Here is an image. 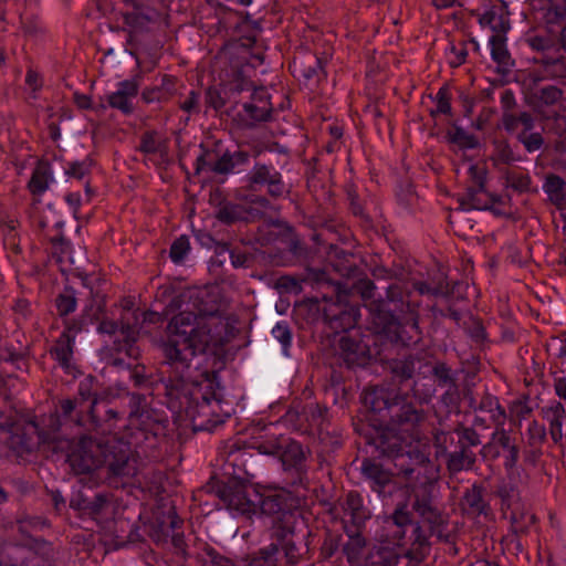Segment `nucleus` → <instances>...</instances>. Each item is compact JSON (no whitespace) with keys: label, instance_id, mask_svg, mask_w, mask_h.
<instances>
[{"label":"nucleus","instance_id":"obj_1","mask_svg":"<svg viewBox=\"0 0 566 566\" xmlns=\"http://www.w3.org/2000/svg\"><path fill=\"white\" fill-rule=\"evenodd\" d=\"M205 292L189 294L196 312L188 307L172 316L166 327L165 338L159 348L163 354L161 382L168 405L190 421L195 431H211L224 422L227 413L221 412V400L216 394L191 381L193 359L216 347L221 342L218 327L223 324L217 310L199 306Z\"/></svg>","mask_w":566,"mask_h":566},{"label":"nucleus","instance_id":"obj_2","mask_svg":"<svg viewBox=\"0 0 566 566\" xmlns=\"http://www.w3.org/2000/svg\"><path fill=\"white\" fill-rule=\"evenodd\" d=\"M364 402L375 412L386 409L389 419L374 439L376 448L394 452L402 443H411L419 438L420 428L427 420L423 409L417 408L406 396L395 395L382 387H375L364 392Z\"/></svg>","mask_w":566,"mask_h":566},{"label":"nucleus","instance_id":"obj_3","mask_svg":"<svg viewBox=\"0 0 566 566\" xmlns=\"http://www.w3.org/2000/svg\"><path fill=\"white\" fill-rule=\"evenodd\" d=\"M243 457L244 453L240 450L229 452L223 467L228 479L211 490L228 510L251 516L256 513L258 491L249 484L250 473Z\"/></svg>","mask_w":566,"mask_h":566},{"label":"nucleus","instance_id":"obj_4","mask_svg":"<svg viewBox=\"0 0 566 566\" xmlns=\"http://www.w3.org/2000/svg\"><path fill=\"white\" fill-rule=\"evenodd\" d=\"M57 422L53 432L52 452L63 453L71 469L76 474L90 473L104 465L105 444L88 436H82L77 441L64 437Z\"/></svg>","mask_w":566,"mask_h":566},{"label":"nucleus","instance_id":"obj_5","mask_svg":"<svg viewBox=\"0 0 566 566\" xmlns=\"http://www.w3.org/2000/svg\"><path fill=\"white\" fill-rule=\"evenodd\" d=\"M345 533L347 539L342 544V553L349 566H397L403 555L385 542L368 547L359 530L347 528Z\"/></svg>","mask_w":566,"mask_h":566},{"label":"nucleus","instance_id":"obj_6","mask_svg":"<svg viewBox=\"0 0 566 566\" xmlns=\"http://www.w3.org/2000/svg\"><path fill=\"white\" fill-rule=\"evenodd\" d=\"M282 549L290 564H296L306 553V545L303 543V536L295 533L294 515H285L283 525L272 527V543L260 549L259 556L251 562L252 566H274L275 555Z\"/></svg>","mask_w":566,"mask_h":566},{"label":"nucleus","instance_id":"obj_7","mask_svg":"<svg viewBox=\"0 0 566 566\" xmlns=\"http://www.w3.org/2000/svg\"><path fill=\"white\" fill-rule=\"evenodd\" d=\"M369 311L378 332L384 333L391 342L410 346L420 340L421 332L418 325V315L410 304H407V311L410 315L403 323H400L391 311L386 308L385 301L370 303Z\"/></svg>","mask_w":566,"mask_h":566},{"label":"nucleus","instance_id":"obj_8","mask_svg":"<svg viewBox=\"0 0 566 566\" xmlns=\"http://www.w3.org/2000/svg\"><path fill=\"white\" fill-rule=\"evenodd\" d=\"M50 421L52 428L49 431L40 429L38 423L31 420L22 426H14L11 430L2 431L0 440L18 457L31 453L39 446L52 451L53 432L59 419L51 417Z\"/></svg>","mask_w":566,"mask_h":566},{"label":"nucleus","instance_id":"obj_9","mask_svg":"<svg viewBox=\"0 0 566 566\" xmlns=\"http://www.w3.org/2000/svg\"><path fill=\"white\" fill-rule=\"evenodd\" d=\"M129 427L128 443L147 454L166 437L167 421L155 417L154 411L143 409L130 412Z\"/></svg>","mask_w":566,"mask_h":566},{"label":"nucleus","instance_id":"obj_10","mask_svg":"<svg viewBox=\"0 0 566 566\" xmlns=\"http://www.w3.org/2000/svg\"><path fill=\"white\" fill-rule=\"evenodd\" d=\"M259 449L265 454L279 455L285 470L294 469L300 480L306 473L303 447L290 438L280 437L263 441Z\"/></svg>","mask_w":566,"mask_h":566},{"label":"nucleus","instance_id":"obj_11","mask_svg":"<svg viewBox=\"0 0 566 566\" xmlns=\"http://www.w3.org/2000/svg\"><path fill=\"white\" fill-rule=\"evenodd\" d=\"M534 127L535 118L530 112L525 111L518 113V115H506L504 117V129L509 134L515 135L517 142L530 154L539 151L545 145L542 133L534 132Z\"/></svg>","mask_w":566,"mask_h":566},{"label":"nucleus","instance_id":"obj_12","mask_svg":"<svg viewBox=\"0 0 566 566\" xmlns=\"http://www.w3.org/2000/svg\"><path fill=\"white\" fill-rule=\"evenodd\" d=\"M94 379L92 377L85 378L78 384L77 397L73 399H64L60 402V413L63 418L73 421L76 426H86V420L83 413H90V406L96 398L93 390Z\"/></svg>","mask_w":566,"mask_h":566},{"label":"nucleus","instance_id":"obj_13","mask_svg":"<svg viewBox=\"0 0 566 566\" xmlns=\"http://www.w3.org/2000/svg\"><path fill=\"white\" fill-rule=\"evenodd\" d=\"M469 175L472 185L469 186L467 191L459 198L460 206L464 210L490 209L494 205L495 198L484 189V169L476 165H471L469 167Z\"/></svg>","mask_w":566,"mask_h":566},{"label":"nucleus","instance_id":"obj_14","mask_svg":"<svg viewBox=\"0 0 566 566\" xmlns=\"http://www.w3.org/2000/svg\"><path fill=\"white\" fill-rule=\"evenodd\" d=\"M419 482H407L405 488L413 499L412 510L430 524H437L440 520L438 510L432 504L433 483L428 476H418Z\"/></svg>","mask_w":566,"mask_h":566},{"label":"nucleus","instance_id":"obj_15","mask_svg":"<svg viewBox=\"0 0 566 566\" xmlns=\"http://www.w3.org/2000/svg\"><path fill=\"white\" fill-rule=\"evenodd\" d=\"M247 181L250 190L266 186V192L272 198H281L289 192L281 172L272 165L255 163L247 175Z\"/></svg>","mask_w":566,"mask_h":566},{"label":"nucleus","instance_id":"obj_16","mask_svg":"<svg viewBox=\"0 0 566 566\" xmlns=\"http://www.w3.org/2000/svg\"><path fill=\"white\" fill-rule=\"evenodd\" d=\"M410 443H402L399 446V450L389 452L386 451L385 448H377L379 452L388 458L394 460V465L397 470V474L400 475L406 483L407 482H419L418 476H428L423 470V467L420 465V460H423V457L417 453L415 458L411 454V451L408 449Z\"/></svg>","mask_w":566,"mask_h":566},{"label":"nucleus","instance_id":"obj_17","mask_svg":"<svg viewBox=\"0 0 566 566\" xmlns=\"http://www.w3.org/2000/svg\"><path fill=\"white\" fill-rule=\"evenodd\" d=\"M289 494L284 490L266 489L258 491L256 512L264 515L275 516L273 526L283 525L285 515H293L289 510Z\"/></svg>","mask_w":566,"mask_h":566},{"label":"nucleus","instance_id":"obj_18","mask_svg":"<svg viewBox=\"0 0 566 566\" xmlns=\"http://www.w3.org/2000/svg\"><path fill=\"white\" fill-rule=\"evenodd\" d=\"M104 465L115 476L130 478L137 474V461L132 455L129 448L120 444H105Z\"/></svg>","mask_w":566,"mask_h":566},{"label":"nucleus","instance_id":"obj_19","mask_svg":"<svg viewBox=\"0 0 566 566\" xmlns=\"http://www.w3.org/2000/svg\"><path fill=\"white\" fill-rule=\"evenodd\" d=\"M338 503L343 511L344 531L360 530L370 516L361 495L356 491L348 492Z\"/></svg>","mask_w":566,"mask_h":566},{"label":"nucleus","instance_id":"obj_20","mask_svg":"<svg viewBox=\"0 0 566 566\" xmlns=\"http://www.w3.org/2000/svg\"><path fill=\"white\" fill-rule=\"evenodd\" d=\"M81 331L80 326L75 324L67 326L66 329L55 340L50 349L51 356L59 363V365L66 371L73 370V348L75 343V334Z\"/></svg>","mask_w":566,"mask_h":566},{"label":"nucleus","instance_id":"obj_21","mask_svg":"<svg viewBox=\"0 0 566 566\" xmlns=\"http://www.w3.org/2000/svg\"><path fill=\"white\" fill-rule=\"evenodd\" d=\"M412 518L411 513L408 511L406 503L400 504L396 507L390 518L386 522L388 534L386 535L385 543H389L390 546H395L399 552L401 551V542L406 535V527L411 525Z\"/></svg>","mask_w":566,"mask_h":566},{"label":"nucleus","instance_id":"obj_22","mask_svg":"<svg viewBox=\"0 0 566 566\" xmlns=\"http://www.w3.org/2000/svg\"><path fill=\"white\" fill-rule=\"evenodd\" d=\"M485 489L483 485L474 483L467 489L460 500V507L463 514L471 517L488 515L491 507L485 500Z\"/></svg>","mask_w":566,"mask_h":566},{"label":"nucleus","instance_id":"obj_23","mask_svg":"<svg viewBox=\"0 0 566 566\" xmlns=\"http://www.w3.org/2000/svg\"><path fill=\"white\" fill-rule=\"evenodd\" d=\"M96 400H93V403L90 406V413L86 415V426H83L87 430H93L103 434L112 433L116 427L117 422L122 419L123 415L113 408H107L104 410V415L99 416L95 408Z\"/></svg>","mask_w":566,"mask_h":566},{"label":"nucleus","instance_id":"obj_24","mask_svg":"<svg viewBox=\"0 0 566 566\" xmlns=\"http://www.w3.org/2000/svg\"><path fill=\"white\" fill-rule=\"evenodd\" d=\"M138 149L149 156V160L155 165L164 164L168 160V144L155 130H149L142 135Z\"/></svg>","mask_w":566,"mask_h":566},{"label":"nucleus","instance_id":"obj_25","mask_svg":"<svg viewBox=\"0 0 566 566\" xmlns=\"http://www.w3.org/2000/svg\"><path fill=\"white\" fill-rule=\"evenodd\" d=\"M470 407L475 413L488 417L495 427L504 426L506 413L496 397L484 394L479 401L475 398H471Z\"/></svg>","mask_w":566,"mask_h":566},{"label":"nucleus","instance_id":"obj_26","mask_svg":"<svg viewBox=\"0 0 566 566\" xmlns=\"http://www.w3.org/2000/svg\"><path fill=\"white\" fill-rule=\"evenodd\" d=\"M139 84L136 80H125L117 84V90L108 95L111 107L122 111L124 114L133 112L132 98L138 94Z\"/></svg>","mask_w":566,"mask_h":566},{"label":"nucleus","instance_id":"obj_27","mask_svg":"<svg viewBox=\"0 0 566 566\" xmlns=\"http://www.w3.org/2000/svg\"><path fill=\"white\" fill-rule=\"evenodd\" d=\"M272 104L270 102V94L263 87L253 90L251 94V102L243 105L247 115L256 122H266L271 117Z\"/></svg>","mask_w":566,"mask_h":566},{"label":"nucleus","instance_id":"obj_28","mask_svg":"<svg viewBox=\"0 0 566 566\" xmlns=\"http://www.w3.org/2000/svg\"><path fill=\"white\" fill-rule=\"evenodd\" d=\"M479 23L481 27H489L494 34H506L511 29L507 6L502 2L501 4L491 7L480 15Z\"/></svg>","mask_w":566,"mask_h":566},{"label":"nucleus","instance_id":"obj_29","mask_svg":"<svg viewBox=\"0 0 566 566\" xmlns=\"http://www.w3.org/2000/svg\"><path fill=\"white\" fill-rule=\"evenodd\" d=\"M563 97V91L555 85H545L536 87L530 95V104L536 113L544 118H549L545 115V107L557 104Z\"/></svg>","mask_w":566,"mask_h":566},{"label":"nucleus","instance_id":"obj_30","mask_svg":"<svg viewBox=\"0 0 566 566\" xmlns=\"http://www.w3.org/2000/svg\"><path fill=\"white\" fill-rule=\"evenodd\" d=\"M360 470L363 475L371 482V490L378 494H381L391 482L390 472L369 459H364Z\"/></svg>","mask_w":566,"mask_h":566},{"label":"nucleus","instance_id":"obj_31","mask_svg":"<svg viewBox=\"0 0 566 566\" xmlns=\"http://www.w3.org/2000/svg\"><path fill=\"white\" fill-rule=\"evenodd\" d=\"M217 219L226 224L244 221L249 222L254 218L252 208L241 203L226 202L217 211Z\"/></svg>","mask_w":566,"mask_h":566},{"label":"nucleus","instance_id":"obj_32","mask_svg":"<svg viewBox=\"0 0 566 566\" xmlns=\"http://www.w3.org/2000/svg\"><path fill=\"white\" fill-rule=\"evenodd\" d=\"M180 523L176 512L169 511L164 520H156L151 524L149 535L156 544L164 545L168 542L171 533L179 527Z\"/></svg>","mask_w":566,"mask_h":566},{"label":"nucleus","instance_id":"obj_33","mask_svg":"<svg viewBox=\"0 0 566 566\" xmlns=\"http://www.w3.org/2000/svg\"><path fill=\"white\" fill-rule=\"evenodd\" d=\"M53 172L51 166L46 161H39L32 172L31 179L28 182V189L33 196H41L53 182Z\"/></svg>","mask_w":566,"mask_h":566},{"label":"nucleus","instance_id":"obj_34","mask_svg":"<svg viewBox=\"0 0 566 566\" xmlns=\"http://www.w3.org/2000/svg\"><path fill=\"white\" fill-rule=\"evenodd\" d=\"M543 417L549 424V434L554 442H560L564 433L563 426L565 421V408L560 402H555L552 406L542 409Z\"/></svg>","mask_w":566,"mask_h":566},{"label":"nucleus","instance_id":"obj_35","mask_svg":"<svg viewBox=\"0 0 566 566\" xmlns=\"http://www.w3.org/2000/svg\"><path fill=\"white\" fill-rule=\"evenodd\" d=\"M176 92V80L171 76L165 75L161 84L156 87L146 88L142 93V98L146 103H163L169 101Z\"/></svg>","mask_w":566,"mask_h":566},{"label":"nucleus","instance_id":"obj_36","mask_svg":"<svg viewBox=\"0 0 566 566\" xmlns=\"http://www.w3.org/2000/svg\"><path fill=\"white\" fill-rule=\"evenodd\" d=\"M475 453L463 446L460 447L459 450L448 454L447 468L450 472L458 473L463 470H471L475 464Z\"/></svg>","mask_w":566,"mask_h":566},{"label":"nucleus","instance_id":"obj_37","mask_svg":"<svg viewBox=\"0 0 566 566\" xmlns=\"http://www.w3.org/2000/svg\"><path fill=\"white\" fill-rule=\"evenodd\" d=\"M543 189L552 203L559 208L566 206V182L562 177L554 174L547 175Z\"/></svg>","mask_w":566,"mask_h":566},{"label":"nucleus","instance_id":"obj_38","mask_svg":"<svg viewBox=\"0 0 566 566\" xmlns=\"http://www.w3.org/2000/svg\"><path fill=\"white\" fill-rule=\"evenodd\" d=\"M327 62V57L310 56L308 61H294V71L306 80L316 78L319 81L326 76L324 71V64Z\"/></svg>","mask_w":566,"mask_h":566},{"label":"nucleus","instance_id":"obj_39","mask_svg":"<svg viewBox=\"0 0 566 566\" xmlns=\"http://www.w3.org/2000/svg\"><path fill=\"white\" fill-rule=\"evenodd\" d=\"M122 17L125 25L129 28L132 35L133 33L146 32L148 30V25L155 20V10L122 12Z\"/></svg>","mask_w":566,"mask_h":566},{"label":"nucleus","instance_id":"obj_40","mask_svg":"<svg viewBox=\"0 0 566 566\" xmlns=\"http://www.w3.org/2000/svg\"><path fill=\"white\" fill-rule=\"evenodd\" d=\"M78 509L94 518L103 517L112 513V499L108 494L97 493L93 500H83Z\"/></svg>","mask_w":566,"mask_h":566},{"label":"nucleus","instance_id":"obj_41","mask_svg":"<svg viewBox=\"0 0 566 566\" xmlns=\"http://www.w3.org/2000/svg\"><path fill=\"white\" fill-rule=\"evenodd\" d=\"M120 335L123 340L115 342L114 349L120 354L125 353V355L132 359H137L139 357V348L135 345L137 332L135 327L130 325H122Z\"/></svg>","mask_w":566,"mask_h":566},{"label":"nucleus","instance_id":"obj_42","mask_svg":"<svg viewBox=\"0 0 566 566\" xmlns=\"http://www.w3.org/2000/svg\"><path fill=\"white\" fill-rule=\"evenodd\" d=\"M325 317L328 319L332 328L348 331L357 324L359 310L357 307H349L348 310H340L339 313L333 315L325 312Z\"/></svg>","mask_w":566,"mask_h":566},{"label":"nucleus","instance_id":"obj_43","mask_svg":"<svg viewBox=\"0 0 566 566\" xmlns=\"http://www.w3.org/2000/svg\"><path fill=\"white\" fill-rule=\"evenodd\" d=\"M196 558L201 566H239L234 560L221 555L209 544H203Z\"/></svg>","mask_w":566,"mask_h":566},{"label":"nucleus","instance_id":"obj_44","mask_svg":"<svg viewBox=\"0 0 566 566\" xmlns=\"http://www.w3.org/2000/svg\"><path fill=\"white\" fill-rule=\"evenodd\" d=\"M504 185L518 193L531 190L532 178L527 172L505 169L502 172Z\"/></svg>","mask_w":566,"mask_h":566},{"label":"nucleus","instance_id":"obj_45","mask_svg":"<svg viewBox=\"0 0 566 566\" xmlns=\"http://www.w3.org/2000/svg\"><path fill=\"white\" fill-rule=\"evenodd\" d=\"M339 349L344 361L348 366L360 364V358L365 354V347L349 336H342L339 339Z\"/></svg>","mask_w":566,"mask_h":566},{"label":"nucleus","instance_id":"obj_46","mask_svg":"<svg viewBox=\"0 0 566 566\" xmlns=\"http://www.w3.org/2000/svg\"><path fill=\"white\" fill-rule=\"evenodd\" d=\"M432 373L439 386L448 387L447 392L442 397L443 401L451 399L457 391L455 379L452 376L451 369L444 363H438L434 365Z\"/></svg>","mask_w":566,"mask_h":566},{"label":"nucleus","instance_id":"obj_47","mask_svg":"<svg viewBox=\"0 0 566 566\" xmlns=\"http://www.w3.org/2000/svg\"><path fill=\"white\" fill-rule=\"evenodd\" d=\"M489 42L493 61L500 65L509 66L511 64V56L506 49L505 34H493Z\"/></svg>","mask_w":566,"mask_h":566},{"label":"nucleus","instance_id":"obj_48","mask_svg":"<svg viewBox=\"0 0 566 566\" xmlns=\"http://www.w3.org/2000/svg\"><path fill=\"white\" fill-rule=\"evenodd\" d=\"M76 293L71 286H66L55 298L56 310L60 316H66L76 308Z\"/></svg>","mask_w":566,"mask_h":566},{"label":"nucleus","instance_id":"obj_49","mask_svg":"<svg viewBox=\"0 0 566 566\" xmlns=\"http://www.w3.org/2000/svg\"><path fill=\"white\" fill-rule=\"evenodd\" d=\"M449 140L467 149L475 148L479 145L478 138L459 126L448 132Z\"/></svg>","mask_w":566,"mask_h":566},{"label":"nucleus","instance_id":"obj_50","mask_svg":"<svg viewBox=\"0 0 566 566\" xmlns=\"http://www.w3.org/2000/svg\"><path fill=\"white\" fill-rule=\"evenodd\" d=\"M454 431L459 438V447L465 446L470 449V447H476L482 443L481 432L476 428L459 426Z\"/></svg>","mask_w":566,"mask_h":566},{"label":"nucleus","instance_id":"obj_51","mask_svg":"<svg viewBox=\"0 0 566 566\" xmlns=\"http://www.w3.org/2000/svg\"><path fill=\"white\" fill-rule=\"evenodd\" d=\"M416 370V359L412 356L397 359L391 364V371L394 375L402 380L412 378Z\"/></svg>","mask_w":566,"mask_h":566},{"label":"nucleus","instance_id":"obj_52","mask_svg":"<svg viewBox=\"0 0 566 566\" xmlns=\"http://www.w3.org/2000/svg\"><path fill=\"white\" fill-rule=\"evenodd\" d=\"M413 289L421 295L443 296L449 293L448 284L443 280L437 283L417 281L413 283Z\"/></svg>","mask_w":566,"mask_h":566},{"label":"nucleus","instance_id":"obj_53","mask_svg":"<svg viewBox=\"0 0 566 566\" xmlns=\"http://www.w3.org/2000/svg\"><path fill=\"white\" fill-rule=\"evenodd\" d=\"M190 251V242L188 237L181 235L177 238L169 250V256L175 263H181Z\"/></svg>","mask_w":566,"mask_h":566},{"label":"nucleus","instance_id":"obj_54","mask_svg":"<svg viewBox=\"0 0 566 566\" xmlns=\"http://www.w3.org/2000/svg\"><path fill=\"white\" fill-rule=\"evenodd\" d=\"M272 335L282 345L284 355H289V348H290L291 342H292V332H291L287 323H285V322L277 323L272 328Z\"/></svg>","mask_w":566,"mask_h":566},{"label":"nucleus","instance_id":"obj_55","mask_svg":"<svg viewBox=\"0 0 566 566\" xmlns=\"http://www.w3.org/2000/svg\"><path fill=\"white\" fill-rule=\"evenodd\" d=\"M227 93H229L231 96H235L241 94L242 92H248L255 90L253 86V83L245 78L240 72H238L234 76V78L228 83Z\"/></svg>","mask_w":566,"mask_h":566},{"label":"nucleus","instance_id":"obj_56","mask_svg":"<svg viewBox=\"0 0 566 566\" xmlns=\"http://www.w3.org/2000/svg\"><path fill=\"white\" fill-rule=\"evenodd\" d=\"M92 167V160L84 159L82 161H72L69 163L65 167V174L69 177L75 178V179H83L86 175H88Z\"/></svg>","mask_w":566,"mask_h":566},{"label":"nucleus","instance_id":"obj_57","mask_svg":"<svg viewBox=\"0 0 566 566\" xmlns=\"http://www.w3.org/2000/svg\"><path fill=\"white\" fill-rule=\"evenodd\" d=\"M512 530L515 533H525L527 528L535 523V515L531 513L512 512Z\"/></svg>","mask_w":566,"mask_h":566},{"label":"nucleus","instance_id":"obj_58","mask_svg":"<svg viewBox=\"0 0 566 566\" xmlns=\"http://www.w3.org/2000/svg\"><path fill=\"white\" fill-rule=\"evenodd\" d=\"M179 107L181 111L188 114H197L200 111V93L197 91H190L185 99L179 101Z\"/></svg>","mask_w":566,"mask_h":566},{"label":"nucleus","instance_id":"obj_59","mask_svg":"<svg viewBox=\"0 0 566 566\" xmlns=\"http://www.w3.org/2000/svg\"><path fill=\"white\" fill-rule=\"evenodd\" d=\"M495 157L499 163L505 165H511L521 160V157L515 154L512 147L506 143L497 146Z\"/></svg>","mask_w":566,"mask_h":566},{"label":"nucleus","instance_id":"obj_60","mask_svg":"<svg viewBox=\"0 0 566 566\" xmlns=\"http://www.w3.org/2000/svg\"><path fill=\"white\" fill-rule=\"evenodd\" d=\"M495 494L501 497L503 504L510 506L511 501L516 495V490L511 482L501 480L495 489Z\"/></svg>","mask_w":566,"mask_h":566},{"label":"nucleus","instance_id":"obj_61","mask_svg":"<svg viewBox=\"0 0 566 566\" xmlns=\"http://www.w3.org/2000/svg\"><path fill=\"white\" fill-rule=\"evenodd\" d=\"M386 297L388 302L396 304V311L403 312V307H407V304H409L408 302H405L403 293L397 284H392L387 287Z\"/></svg>","mask_w":566,"mask_h":566},{"label":"nucleus","instance_id":"obj_62","mask_svg":"<svg viewBox=\"0 0 566 566\" xmlns=\"http://www.w3.org/2000/svg\"><path fill=\"white\" fill-rule=\"evenodd\" d=\"M525 42L535 51H549L554 46L553 39L545 35H528Z\"/></svg>","mask_w":566,"mask_h":566},{"label":"nucleus","instance_id":"obj_63","mask_svg":"<svg viewBox=\"0 0 566 566\" xmlns=\"http://www.w3.org/2000/svg\"><path fill=\"white\" fill-rule=\"evenodd\" d=\"M527 436L531 446L535 447L537 444H541L546 437L544 426L539 424L537 421H532L527 429Z\"/></svg>","mask_w":566,"mask_h":566},{"label":"nucleus","instance_id":"obj_64","mask_svg":"<svg viewBox=\"0 0 566 566\" xmlns=\"http://www.w3.org/2000/svg\"><path fill=\"white\" fill-rule=\"evenodd\" d=\"M339 539L335 536H327L321 546V558L327 560L332 558L339 549Z\"/></svg>","mask_w":566,"mask_h":566}]
</instances>
